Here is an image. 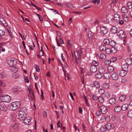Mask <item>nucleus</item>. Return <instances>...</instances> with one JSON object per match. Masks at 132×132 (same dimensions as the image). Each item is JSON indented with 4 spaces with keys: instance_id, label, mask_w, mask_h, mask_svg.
Returning <instances> with one entry per match:
<instances>
[{
    "instance_id": "obj_1",
    "label": "nucleus",
    "mask_w": 132,
    "mask_h": 132,
    "mask_svg": "<svg viewBox=\"0 0 132 132\" xmlns=\"http://www.w3.org/2000/svg\"><path fill=\"white\" fill-rule=\"evenodd\" d=\"M74 53L76 57L75 60V63L77 64L80 61L81 57L82 56L83 54L81 51L80 50L77 51V55H76V53L75 52H74Z\"/></svg>"
},
{
    "instance_id": "obj_2",
    "label": "nucleus",
    "mask_w": 132,
    "mask_h": 132,
    "mask_svg": "<svg viewBox=\"0 0 132 132\" xmlns=\"http://www.w3.org/2000/svg\"><path fill=\"white\" fill-rule=\"evenodd\" d=\"M0 98L2 101V102L8 103L10 102L11 98L8 95H2L0 97Z\"/></svg>"
},
{
    "instance_id": "obj_3",
    "label": "nucleus",
    "mask_w": 132,
    "mask_h": 132,
    "mask_svg": "<svg viewBox=\"0 0 132 132\" xmlns=\"http://www.w3.org/2000/svg\"><path fill=\"white\" fill-rule=\"evenodd\" d=\"M21 103L20 102L16 101L12 103V110H14L20 107Z\"/></svg>"
},
{
    "instance_id": "obj_4",
    "label": "nucleus",
    "mask_w": 132,
    "mask_h": 132,
    "mask_svg": "<svg viewBox=\"0 0 132 132\" xmlns=\"http://www.w3.org/2000/svg\"><path fill=\"white\" fill-rule=\"evenodd\" d=\"M7 61L8 64L12 67H14L17 63L16 60L13 59L8 60Z\"/></svg>"
},
{
    "instance_id": "obj_5",
    "label": "nucleus",
    "mask_w": 132,
    "mask_h": 132,
    "mask_svg": "<svg viewBox=\"0 0 132 132\" xmlns=\"http://www.w3.org/2000/svg\"><path fill=\"white\" fill-rule=\"evenodd\" d=\"M117 35L120 38H123L125 37L124 31L122 30H120L118 32Z\"/></svg>"
},
{
    "instance_id": "obj_6",
    "label": "nucleus",
    "mask_w": 132,
    "mask_h": 132,
    "mask_svg": "<svg viewBox=\"0 0 132 132\" xmlns=\"http://www.w3.org/2000/svg\"><path fill=\"white\" fill-rule=\"evenodd\" d=\"M100 30L104 34H106L108 32V29L105 26L101 27L100 28Z\"/></svg>"
},
{
    "instance_id": "obj_7",
    "label": "nucleus",
    "mask_w": 132,
    "mask_h": 132,
    "mask_svg": "<svg viewBox=\"0 0 132 132\" xmlns=\"http://www.w3.org/2000/svg\"><path fill=\"white\" fill-rule=\"evenodd\" d=\"M100 110L102 113L103 114H105L108 111L106 107L104 105L102 106L101 107Z\"/></svg>"
},
{
    "instance_id": "obj_8",
    "label": "nucleus",
    "mask_w": 132,
    "mask_h": 132,
    "mask_svg": "<svg viewBox=\"0 0 132 132\" xmlns=\"http://www.w3.org/2000/svg\"><path fill=\"white\" fill-rule=\"evenodd\" d=\"M111 77L113 80H116L118 79L119 76L117 73L115 72L112 74Z\"/></svg>"
},
{
    "instance_id": "obj_9",
    "label": "nucleus",
    "mask_w": 132,
    "mask_h": 132,
    "mask_svg": "<svg viewBox=\"0 0 132 132\" xmlns=\"http://www.w3.org/2000/svg\"><path fill=\"white\" fill-rule=\"evenodd\" d=\"M92 87H95L96 89H99L100 87V83L97 81L94 82V84L92 86Z\"/></svg>"
},
{
    "instance_id": "obj_10",
    "label": "nucleus",
    "mask_w": 132,
    "mask_h": 132,
    "mask_svg": "<svg viewBox=\"0 0 132 132\" xmlns=\"http://www.w3.org/2000/svg\"><path fill=\"white\" fill-rule=\"evenodd\" d=\"M6 108L5 104L3 102H0V110L4 111L6 110Z\"/></svg>"
},
{
    "instance_id": "obj_11",
    "label": "nucleus",
    "mask_w": 132,
    "mask_h": 132,
    "mask_svg": "<svg viewBox=\"0 0 132 132\" xmlns=\"http://www.w3.org/2000/svg\"><path fill=\"white\" fill-rule=\"evenodd\" d=\"M27 114H19V119L20 120H23L27 117Z\"/></svg>"
},
{
    "instance_id": "obj_12",
    "label": "nucleus",
    "mask_w": 132,
    "mask_h": 132,
    "mask_svg": "<svg viewBox=\"0 0 132 132\" xmlns=\"http://www.w3.org/2000/svg\"><path fill=\"white\" fill-rule=\"evenodd\" d=\"M27 110L25 107L21 108L19 111V113L20 114H27Z\"/></svg>"
},
{
    "instance_id": "obj_13",
    "label": "nucleus",
    "mask_w": 132,
    "mask_h": 132,
    "mask_svg": "<svg viewBox=\"0 0 132 132\" xmlns=\"http://www.w3.org/2000/svg\"><path fill=\"white\" fill-rule=\"evenodd\" d=\"M31 118L30 117H27L24 120L23 122L24 124L26 125H29V123L30 121Z\"/></svg>"
},
{
    "instance_id": "obj_14",
    "label": "nucleus",
    "mask_w": 132,
    "mask_h": 132,
    "mask_svg": "<svg viewBox=\"0 0 132 132\" xmlns=\"http://www.w3.org/2000/svg\"><path fill=\"white\" fill-rule=\"evenodd\" d=\"M121 106L119 105H117L114 109V110L115 112H119L122 110Z\"/></svg>"
},
{
    "instance_id": "obj_15",
    "label": "nucleus",
    "mask_w": 132,
    "mask_h": 132,
    "mask_svg": "<svg viewBox=\"0 0 132 132\" xmlns=\"http://www.w3.org/2000/svg\"><path fill=\"white\" fill-rule=\"evenodd\" d=\"M90 70L91 72L95 73L97 71V68L96 67L92 65L90 67Z\"/></svg>"
},
{
    "instance_id": "obj_16",
    "label": "nucleus",
    "mask_w": 132,
    "mask_h": 132,
    "mask_svg": "<svg viewBox=\"0 0 132 132\" xmlns=\"http://www.w3.org/2000/svg\"><path fill=\"white\" fill-rule=\"evenodd\" d=\"M105 68L104 66H101L99 68V72L101 74L103 73L105 71Z\"/></svg>"
},
{
    "instance_id": "obj_17",
    "label": "nucleus",
    "mask_w": 132,
    "mask_h": 132,
    "mask_svg": "<svg viewBox=\"0 0 132 132\" xmlns=\"http://www.w3.org/2000/svg\"><path fill=\"white\" fill-rule=\"evenodd\" d=\"M29 98L30 101L35 100V97L34 96V93L31 92V94H29Z\"/></svg>"
},
{
    "instance_id": "obj_18",
    "label": "nucleus",
    "mask_w": 132,
    "mask_h": 132,
    "mask_svg": "<svg viewBox=\"0 0 132 132\" xmlns=\"http://www.w3.org/2000/svg\"><path fill=\"white\" fill-rule=\"evenodd\" d=\"M116 98L112 97L109 100V102L111 104H114L116 102Z\"/></svg>"
},
{
    "instance_id": "obj_19",
    "label": "nucleus",
    "mask_w": 132,
    "mask_h": 132,
    "mask_svg": "<svg viewBox=\"0 0 132 132\" xmlns=\"http://www.w3.org/2000/svg\"><path fill=\"white\" fill-rule=\"evenodd\" d=\"M122 70L126 71L127 72H128V65L127 64H123L122 66Z\"/></svg>"
},
{
    "instance_id": "obj_20",
    "label": "nucleus",
    "mask_w": 132,
    "mask_h": 132,
    "mask_svg": "<svg viewBox=\"0 0 132 132\" xmlns=\"http://www.w3.org/2000/svg\"><path fill=\"white\" fill-rule=\"evenodd\" d=\"M117 28L115 26H113L111 30V32L112 34H115L117 33Z\"/></svg>"
},
{
    "instance_id": "obj_21",
    "label": "nucleus",
    "mask_w": 132,
    "mask_h": 132,
    "mask_svg": "<svg viewBox=\"0 0 132 132\" xmlns=\"http://www.w3.org/2000/svg\"><path fill=\"white\" fill-rule=\"evenodd\" d=\"M127 72L123 70H121L119 73L121 77H123L126 75Z\"/></svg>"
},
{
    "instance_id": "obj_22",
    "label": "nucleus",
    "mask_w": 132,
    "mask_h": 132,
    "mask_svg": "<svg viewBox=\"0 0 132 132\" xmlns=\"http://www.w3.org/2000/svg\"><path fill=\"white\" fill-rule=\"evenodd\" d=\"M126 64L128 65H131L132 64V60L129 58H127L125 60Z\"/></svg>"
},
{
    "instance_id": "obj_23",
    "label": "nucleus",
    "mask_w": 132,
    "mask_h": 132,
    "mask_svg": "<svg viewBox=\"0 0 132 132\" xmlns=\"http://www.w3.org/2000/svg\"><path fill=\"white\" fill-rule=\"evenodd\" d=\"M21 89L19 87L15 88L13 89V91L16 94H18L19 92H21Z\"/></svg>"
},
{
    "instance_id": "obj_24",
    "label": "nucleus",
    "mask_w": 132,
    "mask_h": 132,
    "mask_svg": "<svg viewBox=\"0 0 132 132\" xmlns=\"http://www.w3.org/2000/svg\"><path fill=\"white\" fill-rule=\"evenodd\" d=\"M121 11L122 13H127L128 12V9L125 6H123L121 9Z\"/></svg>"
},
{
    "instance_id": "obj_25",
    "label": "nucleus",
    "mask_w": 132,
    "mask_h": 132,
    "mask_svg": "<svg viewBox=\"0 0 132 132\" xmlns=\"http://www.w3.org/2000/svg\"><path fill=\"white\" fill-rule=\"evenodd\" d=\"M128 107V105L127 104H123L121 106V108H122V109L124 111L127 110Z\"/></svg>"
},
{
    "instance_id": "obj_26",
    "label": "nucleus",
    "mask_w": 132,
    "mask_h": 132,
    "mask_svg": "<svg viewBox=\"0 0 132 132\" xmlns=\"http://www.w3.org/2000/svg\"><path fill=\"white\" fill-rule=\"evenodd\" d=\"M110 74L109 73H106L104 74V76L105 79H109L111 77Z\"/></svg>"
},
{
    "instance_id": "obj_27",
    "label": "nucleus",
    "mask_w": 132,
    "mask_h": 132,
    "mask_svg": "<svg viewBox=\"0 0 132 132\" xmlns=\"http://www.w3.org/2000/svg\"><path fill=\"white\" fill-rule=\"evenodd\" d=\"M119 16L117 14H116L114 15V20L116 21H118L120 20Z\"/></svg>"
},
{
    "instance_id": "obj_28",
    "label": "nucleus",
    "mask_w": 132,
    "mask_h": 132,
    "mask_svg": "<svg viewBox=\"0 0 132 132\" xmlns=\"http://www.w3.org/2000/svg\"><path fill=\"white\" fill-rule=\"evenodd\" d=\"M126 97V96L125 95H122L119 97V100L121 101H124L125 100Z\"/></svg>"
},
{
    "instance_id": "obj_29",
    "label": "nucleus",
    "mask_w": 132,
    "mask_h": 132,
    "mask_svg": "<svg viewBox=\"0 0 132 132\" xmlns=\"http://www.w3.org/2000/svg\"><path fill=\"white\" fill-rule=\"evenodd\" d=\"M106 47L105 45H102L100 46V49L101 51H105L106 49Z\"/></svg>"
},
{
    "instance_id": "obj_30",
    "label": "nucleus",
    "mask_w": 132,
    "mask_h": 132,
    "mask_svg": "<svg viewBox=\"0 0 132 132\" xmlns=\"http://www.w3.org/2000/svg\"><path fill=\"white\" fill-rule=\"evenodd\" d=\"M108 70L109 72H111L114 71V69L113 66L111 65L108 67Z\"/></svg>"
},
{
    "instance_id": "obj_31",
    "label": "nucleus",
    "mask_w": 132,
    "mask_h": 132,
    "mask_svg": "<svg viewBox=\"0 0 132 132\" xmlns=\"http://www.w3.org/2000/svg\"><path fill=\"white\" fill-rule=\"evenodd\" d=\"M105 126L107 130H109L111 128V125L110 123H108Z\"/></svg>"
},
{
    "instance_id": "obj_32",
    "label": "nucleus",
    "mask_w": 132,
    "mask_h": 132,
    "mask_svg": "<svg viewBox=\"0 0 132 132\" xmlns=\"http://www.w3.org/2000/svg\"><path fill=\"white\" fill-rule=\"evenodd\" d=\"M5 34V32L3 30L0 29V39L4 38Z\"/></svg>"
},
{
    "instance_id": "obj_33",
    "label": "nucleus",
    "mask_w": 132,
    "mask_h": 132,
    "mask_svg": "<svg viewBox=\"0 0 132 132\" xmlns=\"http://www.w3.org/2000/svg\"><path fill=\"white\" fill-rule=\"evenodd\" d=\"M106 56L105 54L102 53L100 54V58L101 59L103 60H104L106 59Z\"/></svg>"
},
{
    "instance_id": "obj_34",
    "label": "nucleus",
    "mask_w": 132,
    "mask_h": 132,
    "mask_svg": "<svg viewBox=\"0 0 132 132\" xmlns=\"http://www.w3.org/2000/svg\"><path fill=\"white\" fill-rule=\"evenodd\" d=\"M127 4L129 9H132V5L131 2H128L127 3Z\"/></svg>"
},
{
    "instance_id": "obj_35",
    "label": "nucleus",
    "mask_w": 132,
    "mask_h": 132,
    "mask_svg": "<svg viewBox=\"0 0 132 132\" xmlns=\"http://www.w3.org/2000/svg\"><path fill=\"white\" fill-rule=\"evenodd\" d=\"M67 45L68 47H71L72 46L73 43L71 40H69L67 42Z\"/></svg>"
},
{
    "instance_id": "obj_36",
    "label": "nucleus",
    "mask_w": 132,
    "mask_h": 132,
    "mask_svg": "<svg viewBox=\"0 0 132 132\" xmlns=\"http://www.w3.org/2000/svg\"><path fill=\"white\" fill-rule=\"evenodd\" d=\"M105 93V90L103 89H100L98 91V93L101 95H103Z\"/></svg>"
},
{
    "instance_id": "obj_37",
    "label": "nucleus",
    "mask_w": 132,
    "mask_h": 132,
    "mask_svg": "<svg viewBox=\"0 0 132 132\" xmlns=\"http://www.w3.org/2000/svg\"><path fill=\"white\" fill-rule=\"evenodd\" d=\"M128 117L129 118H132V110L129 111L127 113Z\"/></svg>"
},
{
    "instance_id": "obj_38",
    "label": "nucleus",
    "mask_w": 132,
    "mask_h": 132,
    "mask_svg": "<svg viewBox=\"0 0 132 132\" xmlns=\"http://www.w3.org/2000/svg\"><path fill=\"white\" fill-rule=\"evenodd\" d=\"M106 53L108 54H109L111 53L110 48L106 47V49L105 50Z\"/></svg>"
},
{
    "instance_id": "obj_39",
    "label": "nucleus",
    "mask_w": 132,
    "mask_h": 132,
    "mask_svg": "<svg viewBox=\"0 0 132 132\" xmlns=\"http://www.w3.org/2000/svg\"><path fill=\"white\" fill-rule=\"evenodd\" d=\"M6 30L8 32L10 35L11 36V37H12L13 36L12 33L11 32L10 28V27H7L6 28Z\"/></svg>"
},
{
    "instance_id": "obj_40",
    "label": "nucleus",
    "mask_w": 132,
    "mask_h": 132,
    "mask_svg": "<svg viewBox=\"0 0 132 132\" xmlns=\"http://www.w3.org/2000/svg\"><path fill=\"white\" fill-rule=\"evenodd\" d=\"M11 69V71L12 72H14V73L17 72L18 70V68L14 67H12V69Z\"/></svg>"
},
{
    "instance_id": "obj_41",
    "label": "nucleus",
    "mask_w": 132,
    "mask_h": 132,
    "mask_svg": "<svg viewBox=\"0 0 132 132\" xmlns=\"http://www.w3.org/2000/svg\"><path fill=\"white\" fill-rule=\"evenodd\" d=\"M100 129L101 131L103 132L107 130L105 126H102L100 128Z\"/></svg>"
},
{
    "instance_id": "obj_42",
    "label": "nucleus",
    "mask_w": 132,
    "mask_h": 132,
    "mask_svg": "<svg viewBox=\"0 0 132 132\" xmlns=\"http://www.w3.org/2000/svg\"><path fill=\"white\" fill-rule=\"evenodd\" d=\"M103 87L106 89H108L109 87V84L108 83H105L103 84Z\"/></svg>"
},
{
    "instance_id": "obj_43",
    "label": "nucleus",
    "mask_w": 132,
    "mask_h": 132,
    "mask_svg": "<svg viewBox=\"0 0 132 132\" xmlns=\"http://www.w3.org/2000/svg\"><path fill=\"white\" fill-rule=\"evenodd\" d=\"M98 100L100 102L103 103L104 101V98L101 96H100L98 97Z\"/></svg>"
},
{
    "instance_id": "obj_44",
    "label": "nucleus",
    "mask_w": 132,
    "mask_h": 132,
    "mask_svg": "<svg viewBox=\"0 0 132 132\" xmlns=\"http://www.w3.org/2000/svg\"><path fill=\"white\" fill-rule=\"evenodd\" d=\"M92 64L93 65V66H95L96 67V66L98 65L99 63L97 61H94L92 62Z\"/></svg>"
},
{
    "instance_id": "obj_45",
    "label": "nucleus",
    "mask_w": 132,
    "mask_h": 132,
    "mask_svg": "<svg viewBox=\"0 0 132 132\" xmlns=\"http://www.w3.org/2000/svg\"><path fill=\"white\" fill-rule=\"evenodd\" d=\"M110 49L111 53H116L117 51L116 50L113 46L110 48Z\"/></svg>"
},
{
    "instance_id": "obj_46",
    "label": "nucleus",
    "mask_w": 132,
    "mask_h": 132,
    "mask_svg": "<svg viewBox=\"0 0 132 132\" xmlns=\"http://www.w3.org/2000/svg\"><path fill=\"white\" fill-rule=\"evenodd\" d=\"M110 42V41H109V40L107 39H104L103 41L104 44L107 45H108L109 44Z\"/></svg>"
},
{
    "instance_id": "obj_47",
    "label": "nucleus",
    "mask_w": 132,
    "mask_h": 132,
    "mask_svg": "<svg viewBox=\"0 0 132 132\" xmlns=\"http://www.w3.org/2000/svg\"><path fill=\"white\" fill-rule=\"evenodd\" d=\"M100 73H97L95 75V77L96 78L98 79H100L102 77V75Z\"/></svg>"
},
{
    "instance_id": "obj_48",
    "label": "nucleus",
    "mask_w": 132,
    "mask_h": 132,
    "mask_svg": "<svg viewBox=\"0 0 132 132\" xmlns=\"http://www.w3.org/2000/svg\"><path fill=\"white\" fill-rule=\"evenodd\" d=\"M56 42H57V45L59 46H61L60 43L61 44H63L64 43V41L63 40H61V41L60 42L59 41H58L57 39H56Z\"/></svg>"
},
{
    "instance_id": "obj_49",
    "label": "nucleus",
    "mask_w": 132,
    "mask_h": 132,
    "mask_svg": "<svg viewBox=\"0 0 132 132\" xmlns=\"http://www.w3.org/2000/svg\"><path fill=\"white\" fill-rule=\"evenodd\" d=\"M109 44L113 47L115 46L116 44V43L113 40H111V42H110Z\"/></svg>"
},
{
    "instance_id": "obj_50",
    "label": "nucleus",
    "mask_w": 132,
    "mask_h": 132,
    "mask_svg": "<svg viewBox=\"0 0 132 132\" xmlns=\"http://www.w3.org/2000/svg\"><path fill=\"white\" fill-rule=\"evenodd\" d=\"M88 36L89 38H90L93 36V34L91 31H89L88 32Z\"/></svg>"
},
{
    "instance_id": "obj_51",
    "label": "nucleus",
    "mask_w": 132,
    "mask_h": 132,
    "mask_svg": "<svg viewBox=\"0 0 132 132\" xmlns=\"http://www.w3.org/2000/svg\"><path fill=\"white\" fill-rule=\"evenodd\" d=\"M111 63L110 60H106L104 62V64L106 65H109Z\"/></svg>"
},
{
    "instance_id": "obj_52",
    "label": "nucleus",
    "mask_w": 132,
    "mask_h": 132,
    "mask_svg": "<svg viewBox=\"0 0 132 132\" xmlns=\"http://www.w3.org/2000/svg\"><path fill=\"white\" fill-rule=\"evenodd\" d=\"M66 5L70 9H72L73 7V5L72 4L70 3H67Z\"/></svg>"
},
{
    "instance_id": "obj_53",
    "label": "nucleus",
    "mask_w": 132,
    "mask_h": 132,
    "mask_svg": "<svg viewBox=\"0 0 132 132\" xmlns=\"http://www.w3.org/2000/svg\"><path fill=\"white\" fill-rule=\"evenodd\" d=\"M111 96V94L109 92H107L106 93L105 95V97L106 98H109Z\"/></svg>"
},
{
    "instance_id": "obj_54",
    "label": "nucleus",
    "mask_w": 132,
    "mask_h": 132,
    "mask_svg": "<svg viewBox=\"0 0 132 132\" xmlns=\"http://www.w3.org/2000/svg\"><path fill=\"white\" fill-rule=\"evenodd\" d=\"M117 60V58L115 57H113L111 59L110 61L111 62H115Z\"/></svg>"
},
{
    "instance_id": "obj_55",
    "label": "nucleus",
    "mask_w": 132,
    "mask_h": 132,
    "mask_svg": "<svg viewBox=\"0 0 132 132\" xmlns=\"http://www.w3.org/2000/svg\"><path fill=\"white\" fill-rule=\"evenodd\" d=\"M1 76L0 77V79L4 78L5 77L6 75L5 73H0Z\"/></svg>"
},
{
    "instance_id": "obj_56",
    "label": "nucleus",
    "mask_w": 132,
    "mask_h": 132,
    "mask_svg": "<svg viewBox=\"0 0 132 132\" xmlns=\"http://www.w3.org/2000/svg\"><path fill=\"white\" fill-rule=\"evenodd\" d=\"M41 50H40V52L39 53V54L41 55V56H44V52H43V51L42 50V46H41Z\"/></svg>"
},
{
    "instance_id": "obj_57",
    "label": "nucleus",
    "mask_w": 132,
    "mask_h": 132,
    "mask_svg": "<svg viewBox=\"0 0 132 132\" xmlns=\"http://www.w3.org/2000/svg\"><path fill=\"white\" fill-rule=\"evenodd\" d=\"M92 98L94 100H98V97L96 95H93L92 96Z\"/></svg>"
},
{
    "instance_id": "obj_58",
    "label": "nucleus",
    "mask_w": 132,
    "mask_h": 132,
    "mask_svg": "<svg viewBox=\"0 0 132 132\" xmlns=\"http://www.w3.org/2000/svg\"><path fill=\"white\" fill-rule=\"evenodd\" d=\"M35 68L37 72H39L40 71V69L38 65H35Z\"/></svg>"
},
{
    "instance_id": "obj_59",
    "label": "nucleus",
    "mask_w": 132,
    "mask_h": 132,
    "mask_svg": "<svg viewBox=\"0 0 132 132\" xmlns=\"http://www.w3.org/2000/svg\"><path fill=\"white\" fill-rule=\"evenodd\" d=\"M18 127V125L17 124H15L13 126V129L15 130H16Z\"/></svg>"
},
{
    "instance_id": "obj_60",
    "label": "nucleus",
    "mask_w": 132,
    "mask_h": 132,
    "mask_svg": "<svg viewBox=\"0 0 132 132\" xmlns=\"http://www.w3.org/2000/svg\"><path fill=\"white\" fill-rule=\"evenodd\" d=\"M5 86V83L3 82L2 81L0 80V87H3Z\"/></svg>"
},
{
    "instance_id": "obj_61",
    "label": "nucleus",
    "mask_w": 132,
    "mask_h": 132,
    "mask_svg": "<svg viewBox=\"0 0 132 132\" xmlns=\"http://www.w3.org/2000/svg\"><path fill=\"white\" fill-rule=\"evenodd\" d=\"M36 14L38 17L40 21H43V18L41 17L40 15L37 13H36Z\"/></svg>"
},
{
    "instance_id": "obj_62",
    "label": "nucleus",
    "mask_w": 132,
    "mask_h": 132,
    "mask_svg": "<svg viewBox=\"0 0 132 132\" xmlns=\"http://www.w3.org/2000/svg\"><path fill=\"white\" fill-rule=\"evenodd\" d=\"M93 3L96 4H98L100 3V0H94L93 2Z\"/></svg>"
},
{
    "instance_id": "obj_63",
    "label": "nucleus",
    "mask_w": 132,
    "mask_h": 132,
    "mask_svg": "<svg viewBox=\"0 0 132 132\" xmlns=\"http://www.w3.org/2000/svg\"><path fill=\"white\" fill-rule=\"evenodd\" d=\"M96 114L97 116H99L101 115V113L100 111H97L96 112Z\"/></svg>"
},
{
    "instance_id": "obj_64",
    "label": "nucleus",
    "mask_w": 132,
    "mask_h": 132,
    "mask_svg": "<svg viewBox=\"0 0 132 132\" xmlns=\"http://www.w3.org/2000/svg\"><path fill=\"white\" fill-rule=\"evenodd\" d=\"M0 21L2 24H4L5 21L2 18L0 19Z\"/></svg>"
}]
</instances>
